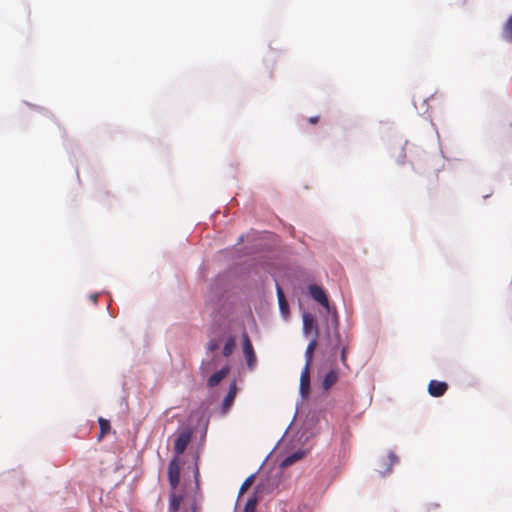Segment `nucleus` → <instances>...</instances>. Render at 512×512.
<instances>
[{"label": "nucleus", "instance_id": "2", "mask_svg": "<svg viewBox=\"0 0 512 512\" xmlns=\"http://www.w3.org/2000/svg\"><path fill=\"white\" fill-rule=\"evenodd\" d=\"M310 296L319 304H321L323 307L327 309V311H330L329 301L326 296L325 291L323 288L316 284H312L308 288Z\"/></svg>", "mask_w": 512, "mask_h": 512}, {"label": "nucleus", "instance_id": "6", "mask_svg": "<svg viewBox=\"0 0 512 512\" xmlns=\"http://www.w3.org/2000/svg\"><path fill=\"white\" fill-rule=\"evenodd\" d=\"M312 330H314V337L317 338L318 327L315 318L311 314L305 313L303 315V332L308 335Z\"/></svg>", "mask_w": 512, "mask_h": 512}, {"label": "nucleus", "instance_id": "5", "mask_svg": "<svg viewBox=\"0 0 512 512\" xmlns=\"http://www.w3.org/2000/svg\"><path fill=\"white\" fill-rule=\"evenodd\" d=\"M190 439L191 435L188 432H183L177 436L174 442V451L176 455H180L185 451Z\"/></svg>", "mask_w": 512, "mask_h": 512}, {"label": "nucleus", "instance_id": "21", "mask_svg": "<svg viewBox=\"0 0 512 512\" xmlns=\"http://www.w3.org/2000/svg\"><path fill=\"white\" fill-rule=\"evenodd\" d=\"M439 508V504L431 503L428 504L425 508L426 512H431L432 510H437Z\"/></svg>", "mask_w": 512, "mask_h": 512}, {"label": "nucleus", "instance_id": "11", "mask_svg": "<svg viewBox=\"0 0 512 512\" xmlns=\"http://www.w3.org/2000/svg\"><path fill=\"white\" fill-rule=\"evenodd\" d=\"M305 455V452L302 451V450H298V451H295L293 453H291L290 455H288L281 463V466L282 467H288L290 465H292L293 463L299 461L300 459H302Z\"/></svg>", "mask_w": 512, "mask_h": 512}, {"label": "nucleus", "instance_id": "20", "mask_svg": "<svg viewBox=\"0 0 512 512\" xmlns=\"http://www.w3.org/2000/svg\"><path fill=\"white\" fill-rule=\"evenodd\" d=\"M388 459H389L390 466H392V465H394L395 463L398 462V457L394 453H392V452L389 453Z\"/></svg>", "mask_w": 512, "mask_h": 512}, {"label": "nucleus", "instance_id": "15", "mask_svg": "<svg viewBox=\"0 0 512 512\" xmlns=\"http://www.w3.org/2000/svg\"><path fill=\"white\" fill-rule=\"evenodd\" d=\"M503 37L512 42V16H510L503 28Z\"/></svg>", "mask_w": 512, "mask_h": 512}, {"label": "nucleus", "instance_id": "7", "mask_svg": "<svg viewBox=\"0 0 512 512\" xmlns=\"http://www.w3.org/2000/svg\"><path fill=\"white\" fill-rule=\"evenodd\" d=\"M310 389V366L305 365L300 377V392L303 396L309 393Z\"/></svg>", "mask_w": 512, "mask_h": 512}, {"label": "nucleus", "instance_id": "18", "mask_svg": "<svg viewBox=\"0 0 512 512\" xmlns=\"http://www.w3.org/2000/svg\"><path fill=\"white\" fill-rule=\"evenodd\" d=\"M257 499L255 497L249 498L245 504L244 512H255Z\"/></svg>", "mask_w": 512, "mask_h": 512}, {"label": "nucleus", "instance_id": "1", "mask_svg": "<svg viewBox=\"0 0 512 512\" xmlns=\"http://www.w3.org/2000/svg\"><path fill=\"white\" fill-rule=\"evenodd\" d=\"M243 338V353L246 359V364L249 369H253L256 364V355L252 346V343L249 339V336L246 332L242 335Z\"/></svg>", "mask_w": 512, "mask_h": 512}, {"label": "nucleus", "instance_id": "17", "mask_svg": "<svg viewBox=\"0 0 512 512\" xmlns=\"http://www.w3.org/2000/svg\"><path fill=\"white\" fill-rule=\"evenodd\" d=\"M100 427V438H102L110 430V422L104 418L98 420Z\"/></svg>", "mask_w": 512, "mask_h": 512}, {"label": "nucleus", "instance_id": "13", "mask_svg": "<svg viewBox=\"0 0 512 512\" xmlns=\"http://www.w3.org/2000/svg\"><path fill=\"white\" fill-rule=\"evenodd\" d=\"M277 298H278V303H279V308H280L281 313L283 315H287L289 313V306L286 301L283 290L278 285H277Z\"/></svg>", "mask_w": 512, "mask_h": 512}, {"label": "nucleus", "instance_id": "19", "mask_svg": "<svg viewBox=\"0 0 512 512\" xmlns=\"http://www.w3.org/2000/svg\"><path fill=\"white\" fill-rule=\"evenodd\" d=\"M254 482V475L249 476L245 479V481L242 483L240 487L239 494H243Z\"/></svg>", "mask_w": 512, "mask_h": 512}, {"label": "nucleus", "instance_id": "4", "mask_svg": "<svg viewBox=\"0 0 512 512\" xmlns=\"http://www.w3.org/2000/svg\"><path fill=\"white\" fill-rule=\"evenodd\" d=\"M448 389V385L445 382L431 380L428 384V392L432 397L443 396Z\"/></svg>", "mask_w": 512, "mask_h": 512}, {"label": "nucleus", "instance_id": "3", "mask_svg": "<svg viewBox=\"0 0 512 512\" xmlns=\"http://www.w3.org/2000/svg\"><path fill=\"white\" fill-rule=\"evenodd\" d=\"M168 479L171 488L174 490L180 481V468L177 458L172 459L168 465Z\"/></svg>", "mask_w": 512, "mask_h": 512}, {"label": "nucleus", "instance_id": "10", "mask_svg": "<svg viewBox=\"0 0 512 512\" xmlns=\"http://www.w3.org/2000/svg\"><path fill=\"white\" fill-rule=\"evenodd\" d=\"M338 371L330 370L324 377L322 387L324 390H329L338 381Z\"/></svg>", "mask_w": 512, "mask_h": 512}, {"label": "nucleus", "instance_id": "14", "mask_svg": "<svg viewBox=\"0 0 512 512\" xmlns=\"http://www.w3.org/2000/svg\"><path fill=\"white\" fill-rule=\"evenodd\" d=\"M316 347H317V339L315 337H313V339L310 341V343L308 344L306 351H305V360H306L305 365H308V366L311 365V361H312L313 354H314Z\"/></svg>", "mask_w": 512, "mask_h": 512}, {"label": "nucleus", "instance_id": "8", "mask_svg": "<svg viewBox=\"0 0 512 512\" xmlns=\"http://www.w3.org/2000/svg\"><path fill=\"white\" fill-rule=\"evenodd\" d=\"M236 393H237L236 383L233 382L230 384L228 394L226 395V397L224 398L223 403H222V413L223 414H226L228 412V410L230 409V407L233 405V402L236 397Z\"/></svg>", "mask_w": 512, "mask_h": 512}, {"label": "nucleus", "instance_id": "16", "mask_svg": "<svg viewBox=\"0 0 512 512\" xmlns=\"http://www.w3.org/2000/svg\"><path fill=\"white\" fill-rule=\"evenodd\" d=\"M235 348V340L233 337H229L223 347V355L228 357L232 354Z\"/></svg>", "mask_w": 512, "mask_h": 512}, {"label": "nucleus", "instance_id": "12", "mask_svg": "<svg viewBox=\"0 0 512 512\" xmlns=\"http://www.w3.org/2000/svg\"><path fill=\"white\" fill-rule=\"evenodd\" d=\"M183 496L172 492L169 497V512H177L180 508Z\"/></svg>", "mask_w": 512, "mask_h": 512}, {"label": "nucleus", "instance_id": "9", "mask_svg": "<svg viewBox=\"0 0 512 512\" xmlns=\"http://www.w3.org/2000/svg\"><path fill=\"white\" fill-rule=\"evenodd\" d=\"M228 372H229L228 367H223L219 371H216L208 378L207 385L209 387L217 386L224 379V377L227 375Z\"/></svg>", "mask_w": 512, "mask_h": 512}, {"label": "nucleus", "instance_id": "24", "mask_svg": "<svg viewBox=\"0 0 512 512\" xmlns=\"http://www.w3.org/2000/svg\"><path fill=\"white\" fill-rule=\"evenodd\" d=\"M92 300H93L94 302H96V300H97V295H93V296H92Z\"/></svg>", "mask_w": 512, "mask_h": 512}, {"label": "nucleus", "instance_id": "22", "mask_svg": "<svg viewBox=\"0 0 512 512\" xmlns=\"http://www.w3.org/2000/svg\"><path fill=\"white\" fill-rule=\"evenodd\" d=\"M346 353H347V349L345 347H343L342 351H341V361L343 364H345V362H346Z\"/></svg>", "mask_w": 512, "mask_h": 512}, {"label": "nucleus", "instance_id": "23", "mask_svg": "<svg viewBox=\"0 0 512 512\" xmlns=\"http://www.w3.org/2000/svg\"><path fill=\"white\" fill-rule=\"evenodd\" d=\"M309 123L310 124H316L318 121H319V117L318 116H312L308 119Z\"/></svg>", "mask_w": 512, "mask_h": 512}]
</instances>
